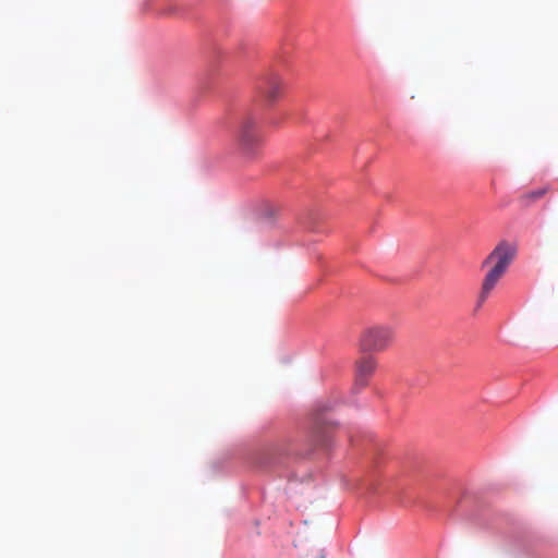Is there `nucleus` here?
Wrapping results in <instances>:
<instances>
[{"label": "nucleus", "instance_id": "f03ea898", "mask_svg": "<svg viewBox=\"0 0 558 558\" xmlns=\"http://www.w3.org/2000/svg\"><path fill=\"white\" fill-rule=\"evenodd\" d=\"M263 144V136L258 129V121L254 114L247 113L239 121L235 135V150L247 161L258 157Z\"/></svg>", "mask_w": 558, "mask_h": 558}, {"label": "nucleus", "instance_id": "423d86ee", "mask_svg": "<svg viewBox=\"0 0 558 558\" xmlns=\"http://www.w3.org/2000/svg\"><path fill=\"white\" fill-rule=\"evenodd\" d=\"M548 192L547 187H541L536 191L527 192L521 196V201L525 206L531 205L535 201L542 198Z\"/></svg>", "mask_w": 558, "mask_h": 558}, {"label": "nucleus", "instance_id": "20e7f679", "mask_svg": "<svg viewBox=\"0 0 558 558\" xmlns=\"http://www.w3.org/2000/svg\"><path fill=\"white\" fill-rule=\"evenodd\" d=\"M376 367V359L368 353H363L355 362V387H366Z\"/></svg>", "mask_w": 558, "mask_h": 558}, {"label": "nucleus", "instance_id": "39448f33", "mask_svg": "<svg viewBox=\"0 0 558 558\" xmlns=\"http://www.w3.org/2000/svg\"><path fill=\"white\" fill-rule=\"evenodd\" d=\"M257 89L267 102L272 104L281 96L283 83L277 75H269L259 82Z\"/></svg>", "mask_w": 558, "mask_h": 558}, {"label": "nucleus", "instance_id": "0eeeda50", "mask_svg": "<svg viewBox=\"0 0 558 558\" xmlns=\"http://www.w3.org/2000/svg\"><path fill=\"white\" fill-rule=\"evenodd\" d=\"M315 438H316V441L319 442V444H324V436H323V433L320 432V429H317L315 432Z\"/></svg>", "mask_w": 558, "mask_h": 558}, {"label": "nucleus", "instance_id": "7ed1b4c3", "mask_svg": "<svg viewBox=\"0 0 558 558\" xmlns=\"http://www.w3.org/2000/svg\"><path fill=\"white\" fill-rule=\"evenodd\" d=\"M395 329L390 325H373L363 330L359 347L362 353L386 351L395 340Z\"/></svg>", "mask_w": 558, "mask_h": 558}, {"label": "nucleus", "instance_id": "f257e3e1", "mask_svg": "<svg viewBox=\"0 0 558 558\" xmlns=\"http://www.w3.org/2000/svg\"><path fill=\"white\" fill-rule=\"evenodd\" d=\"M515 254L517 247L509 242L502 241L496 245L483 262V266H490V269L486 274L482 283V289L478 295V306L487 300L498 281L506 274L508 267L514 259Z\"/></svg>", "mask_w": 558, "mask_h": 558}]
</instances>
